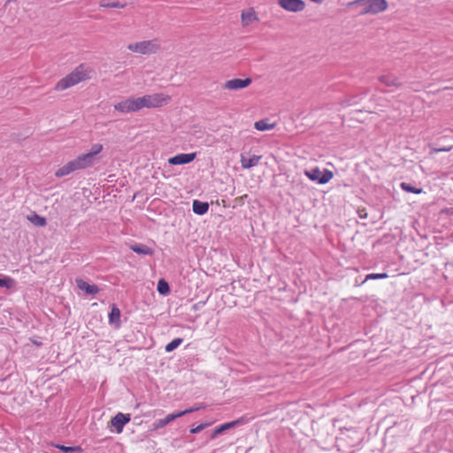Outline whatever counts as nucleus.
Segmentation results:
<instances>
[{"mask_svg":"<svg viewBox=\"0 0 453 453\" xmlns=\"http://www.w3.org/2000/svg\"><path fill=\"white\" fill-rule=\"evenodd\" d=\"M208 426H209V424H207V423L200 424L196 427H192L190 429V433L191 434H198L201 431H203L205 427H207Z\"/></svg>","mask_w":453,"mask_h":453,"instance_id":"2f4dec72","label":"nucleus"},{"mask_svg":"<svg viewBox=\"0 0 453 453\" xmlns=\"http://www.w3.org/2000/svg\"><path fill=\"white\" fill-rule=\"evenodd\" d=\"M99 5H100V7H103V8L123 9V8L126 7L127 4L126 3H121V2H119V1H114V2L102 1Z\"/></svg>","mask_w":453,"mask_h":453,"instance_id":"5701e85b","label":"nucleus"},{"mask_svg":"<svg viewBox=\"0 0 453 453\" xmlns=\"http://www.w3.org/2000/svg\"><path fill=\"white\" fill-rule=\"evenodd\" d=\"M127 49L133 53L151 55L157 53L161 50V43L158 38H153L129 43Z\"/></svg>","mask_w":453,"mask_h":453,"instance_id":"7ed1b4c3","label":"nucleus"},{"mask_svg":"<svg viewBox=\"0 0 453 453\" xmlns=\"http://www.w3.org/2000/svg\"><path fill=\"white\" fill-rule=\"evenodd\" d=\"M109 321L111 324H115L117 326L120 324V311L115 305L111 307L109 314Z\"/></svg>","mask_w":453,"mask_h":453,"instance_id":"6ab92c4d","label":"nucleus"},{"mask_svg":"<svg viewBox=\"0 0 453 453\" xmlns=\"http://www.w3.org/2000/svg\"><path fill=\"white\" fill-rule=\"evenodd\" d=\"M74 161L77 170L80 171L91 167L95 164L96 158L92 157L91 155L88 153H84L78 156Z\"/></svg>","mask_w":453,"mask_h":453,"instance_id":"9d476101","label":"nucleus"},{"mask_svg":"<svg viewBox=\"0 0 453 453\" xmlns=\"http://www.w3.org/2000/svg\"><path fill=\"white\" fill-rule=\"evenodd\" d=\"M358 213H359L360 218H365L366 217V213H365V215H364V212H361V211H359Z\"/></svg>","mask_w":453,"mask_h":453,"instance_id":"f704fd0d","label":"nucleus"},{"mask_svg":"<svg viewBox=\"0 0 453 453\" xmlns=\"http://www.w3.org/2000/svg\"><path fill=\"white\" fill-rule=\"evenodd\" d=\"M104 147L101 143H95L91 147V150L88 152V155H91L92 157L96 158L95 157L98 155L100 152H102Z\"/></svg>","mask_w":453,"mask_h":453,"instance_id":"cd10ccee","label":"nucleus"},{"mask_svg":"<svg viewBox=\"0 0 453 453\" xmlns=\"http://www.w3.org/2000/svg\"><path fill=\"white\" fill-rule=\"evenodd\" d=\"M180 417H181V414L180 411L168 414L165 418H160L154 422V424H153L154 429H160V428L165 426L166 425H168L169 423L173 422L176 418H180Z\"/></svg>","mask_w":453,"mask_h":453,"instance_id":"f8f14e48","label":"nucleus"},{"mask_svg":"<svg viewBox=\"0 0 453 453\" xmlns=\"http://www.w3.org/2000/svg\"><path fill=\"white\" fill-rule=\"evenodd\" d=\"M259 21V17L253 7H248L241 12V24L242 27H248Z\"/></svg>","mask_w":453,"mask_h":453,"instance_id":"0eeeda50","label":"nucleus"},{"mask_svg":"<svg viewBox=\"0 0 453 453\" xmlns=\"http://www.w3.org/2000/svg\"><path fill=\"white\" fill-rule=\"evenodd\" d=\"M379 81L388 87H397L399 85L398 80L389 75H381L379 77Z\"/></svg>","mask_w":453,"mask_h":453,"instance_id":"4be33fe9","label":"nucleus"},{"mask_svg":"<svg viewBox=\"0 0 453 453\" xmlns=\"http://www.w3.org/2000/svg\"><path fill=\"white\" fill-rule=\"evenodd\" d=\"M56 447L65 453H81L82 451V449L80 446L67 447L64 445H57Z\"/></svg>","mask_w":453,"mask_h":453,"instance_id":"393cba45","label":"nucleus"},{"mask_svg":"<svg viewBox=\"0 0 453 453\" xmlns=\"http://www.w3.org/2000/svg\"><path fill=\"white\" fill-rule=\"evenodd\" d=\"M388 278L387 273H370L367 274L365 277V280H380V279H386Z\"/></svg>","mask_w":453,"mask_h":453,"instance_id":"c756f323","label":"nucleus"},{"mask_svg":"<svg viewBox=\"0 0 453 453\" xmlns=\"http://www.w3.org/2000/svg\"><path fill=\"white\" fill-rule=\"evenodd\" d=\"M130 421V416L127 414H123L121 412L115 415L111 418L110 423L111 426L115 428V431L118 434H120L123 431L124 426Z\"/></svg>","mask_w":453,"mask_h":453,"instance_id":"6e6552de","label":"nucleus"},{"mask_svg":"<svg viewBox=\"0 0 453 453\" xmlns=\"http://www.w3.org/2000/svg\"><path fill=\"white\" fill-rule=\"evenodd\" d=\"M400 186L401 188L406 192L413 194H421L423 192L422 188H414L406 182H402Z\"/></svg>","mask_w":453,"mask_h":453,"instance_id":"a878e982","label":"nucleus"},{"mask_svg":"<svg viewBox=\"0 0 453 453\" xmlns=\"http://www.w3.org/2000/svg\"><path fill=\"white\" fill-rule=\"evenodd\" d=\"M92 69L88 65L81 64L78 65L72 73L59 80L55 85V90L64 91L72 88L81 81L91 78Z\"/></svg>","mask_w":453,"mask_h":453,"instance_id":"f03ea898","label":"nucleus"},{"mask_svg":"<svg viewBox=\"0 0 453 453\" xmlns=\"http://www.w3.org/2000/svg\"><path fill=\"white\" fill-rule=\"evenodd\" d=\"M242 419H236V420H234V421H231V422H227V423H225L218 427H216L212 434H211V439H214L216 438L219 434L224 433L225 431L230 429V428H233L234 426H236L237 425L239 424H242Z\"/></svg>","mask_w":453,"mask_h":453,"instance_id":"2eb2a0df","label":"nucleus"},{"mask_svg":"<svg viewBox=\"0 0 453 453\" xmlns=\"http://www.w3.org/2000/svg\"><path fill=\"white\" fill-rule=\"evenodd\" d=\"M130 248H131V250L134 252H135L137 254L151 256L154 253V250L151 248H150V247H148L146 245H142V244H141V245H132Z\"/></svg>","mask_w":453,"mask_h":453,"instance_id":"aec40b11","label":"nucleus"},{"mask_svg":"<svg viewBox=\"0 0 453 453\" xmlns=\"http://www.w3.org/2000/svg\"><path fill=\"white\" fill-rule=\"evenodd\" d=\"M261 156L253 155L250 157H247L243 154L241 155V165L243 169H250L259 164Z\"/></svg>","mask_w":453,"mask_h":453,"instance_id":"ddd939ff","label":"nucleus"},{"mask_svg":"<svg viewBox=\"0 0 453 453\" xmlns=\"http://www.w3.org/2000/svg\"><path fill=\"white\" fill-rule=\"evenodd\" d=\"M157 291L161 295H167L170 292L168 283L165 280H160L157 283Z\"/></svg>","mask_w":453,"mask_h":453,"instance_id":"b1692460","label":"nucleus"},{"mask_svg":"<svg viewBox=\"0 0 453 453\" xmlns=\"http://www.w3.org/2000/svg\"><path fill=\"white\" fill-rule=\"evenodd\" d=\"M76 285L81 290L88 295H96L99 292V288L96 285L88 284L82 279H77Z\"/></svg>","mask_w":453,"mask_h":453,"instance_id":"4468645a","label":"nucleus"},{"mask_svg":"<svg viewBox=\"0 0 453 453\" xmlns=\"http://www.w3.org/2000/svg\"><path fill=\"white\" fill-rule=\"evenodd\" d=\"M358 213H359L360 218H365L366 217V213H365V215H364V212H361V211H359Z\"/></svg>","mask_w":453,"mask_h":453,"instance_id":"72a5a7b5","label":"nucleus"},{"mask_svg":"<svg viewBox=\"0 0 453 453\" xmlns=\"http://www.w3.org/2000/svg\"><path fill=\"white\" fill-rule=\"evenodd\" d=\"M353 4L361 7L360 13L363 15H375L385 12L388 7L387 0H356Z\"/></svg>","mask_w":453,"mask_h":453,"instance_id":"20e7f679","label":"nucleus"},{"mask_svg":"<svg viewBox=\"0 0 453 453\" xmlns=\"http://www.w3.org/2000/svg\"><path fill=\"white\" fill-rule=\"evenodd\" d=\"M181 342H182V339L181 338H175V339H173L171 342L166 344L165 351L166 352L173 351V349H177L180 345Z\"/></svg>","mask_w":453,"mask_h":453,"instance_id":"bb28decb","label":"nucleus"},{"mask_svg":"<svg viewBox=\"0 0 453 453\" xmlns=\"http://www.w3.org/2000/svg\"><path fill=\"white\" fill-rule=\"evenodd\" d=\"M251 82L252 80L250 78H234L225 81L222 84V88L228 91H237L249 87Z\"/></svg>","mask_w":453,"mask_h":453,"instance_id":"423d86ee","label":"nucleus"},{"mask_svg":"<svg viewBox=\"0 0 453 453\" xmlns=\"http://www.w3.org/2000/svg\"><path fill=\"white\" fill-rule=\"evenodd\" d=\"M196 157L194 153H180L168 158V163L172 165H185L192 162Z\"/></svg>","mask_w":453,"mask_h":453,"instance_id":"1a4fd4ad","label":"nucleus"},{"mask_svg":"<svg viewBox=\"0 0 453 453\" xmlns=\"http://www.w3.org/2000/svg\"><path fill=\"white\" fill-rule=\"evenodd\" d=\"M453 149V146L448 147V148H440V149H434V150L435 152H448Z\"/></svg>","mask_w":453,"mask_h":453,"instance_id":"473e14b6","label":"nucleus"},{"mask_svg":"<svg viewBox=\"0 0 453 453\" xmlns=\"http://www.w3.org/2000/svg\"><path fill=\"white\" fill-rule=\"evenodd\" d=\"M279 4L283 7V0H278Z\"/></svg>","mask_w":453,"mask_h":453,"instance_id":"c9c22d12","label":"nucleus"},{"mask_svg":"<svg viewBox=\"0 0 453 453\" xmlns=\"http://www.w3.org/2000/svg\"><path fill=\"white\" fill-rule=\"evenodd\" d=\"M304 8V3L301 0H285V10L291 12L302 11Z\"/></svg>","mask_w":453,"mask_h":453,"instance_id":"f3484780","label":"nucleus"},{"mask_svg":"<svg viewBox=\"0 0 453 453\" xmlns=\"http://www.w3.org/2000/svg\"><path fill=\"white\" fill-rule=\"evenodd\" d=\"M304 174L312 181L319 184H326L334 178V173L331 170L324 169L321 171L319 167H314L305 170Z\"/></svg>","mask_w":453,"mask_h":453,"instance_id":"39448f33","label":"nucleus"},{"mask_svg":"<svg viewBox=\"0 0 453 453\" xmlns=\"http://www.w3.org/2000/svg\"><path fill=\"white\" fill-rule=\"evenodd\" d=\"M14 286V280L10 277L0 279V287L12 288Z\"/></svg>","mask_w":453,"mask_h":453,"instance_id":"c85d7f7f","label":"nucleus"},{"mask_svg":"<svg viewBox=\"0 0 453 453\" xmlns=\"http://www.w3.org/2000/svg\"><path fill=\"white\" fill-rule=\"evenodd\" d=\"M203 405L199 404V405L194 406V407H192V408L187 409V410H185V411H180V414H181V417H183V416H185V415H187V414H189V413H192V412H194V411H199V410H201V409H203Z\"/></svg>","mask_w":453,"mask_h":453,"instance_id":"7c9ffc66","label":"nucleus"},{"mask_svg":"<svg viewBox=\"0 0 453 453\" xmlns=\"http://www.w3.org/2000/svg\"><path fill=\"white\" fill-rule=\"evenodd\" d=\"M192 207H193V211L198 215H203L209 210V204L207 203L200 202L198 200H195L193 202Z\"/></svg>","mask_w":453,"mask_h":453,"instance_id":"a211bd4d","label":"nucleus"},{"mask_svg":"<svg viewBox=\"0 0 453 453\" xmlns=\"http://www.w3.org/2000/svg\"><path fill=\"white\" fill-rule=\"evenodd\" d=\"M78 171L76 168V164L74 159L67 162L65 165L60 166L55 173V176L58 178H62L64 176L69 175L70 173Z\"/></svg>","mask_w":453,"mask_h":453,"instance_id":"9b49d317","label":"nucleus"},{"mask_svg":"<svg viewBox=\"0 0 453 453\" xmlns=\"http://www.w3.org/2000/svg\"><path fill=\"white\" fill-rule=\"evenodd\" d=\"M172 102V96L164 92L146 94L139 97H128L116 103L113 108L116 111L127 114L139 111L144 108H163Z\"/></svg>","mask_w":453,"mask_h":453,"instance_id":"f257e3e1","label":"nucleus"},{"mask_svg":"<svg viewBox=\"0 0 453 453\" xmlns=\"http://www.w3.org/2000/svg\"><path fill=\"white\" fill-rule=\"evenodd\" d=\"M277 126L276 121H272L269 119H261L258 121H256L254 124V127L258 131H266V130H272Z\"/></svg>","mask_w":453,"mask_h":453,"instance_id":"dca6fc26","label":"nucleus"},{"mask_svg":"<svg viewBox=\"0 0 453 453\" xmlns=\"http://www.w3.org/2000/svg\"><path fill=\"white\" fill-rule=\"evenodd\" d=\"M27 219L35 226H46V219L43 217H41L37 213H33L29 216H27Z\"/></svg>","mask_w":453,"mask_h":453,"instance_id":"412c9836","label":"nucleus"}]
</instances>
